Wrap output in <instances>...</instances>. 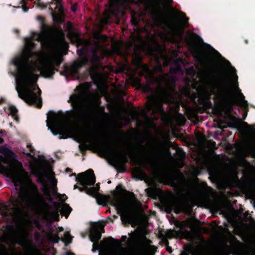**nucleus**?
<instances>
[{"mask_svg":"<svg viewBox=\"0 0 255 255\" xmlns=\"http://www.w3.org/2000/svg\"><path fill=\"white\" fill-rule=\"evenodd\" d=\"M168 251H170V249H168Z\"/></svg>","mask_w":255,"mask_h":255,"instance_id":"3c124183","label":"nucleus"},{"mask_svg":"<svg viewBox=\"0 0 255 255\" xmlns=\"http://www.w3.org/2000/svg\"><path fill=\"white\" fill-rule=\"evenodd\" d=\"M195 114H194H194H193V116H192V117H195Z\"/></svg>","mask_w":255,"mask_h":255,"instance_id":"8fccbe9b","label":"nucleus"},{"mask_svg":"<svg viewBox=\"0 0 255 255\" xmlns=\"http://www.w3.org/2000/svg\"><path fill=\"white\" fill-rule=\"evenodd\" d=\"M182 191L187 199L196 204L205 201L207 196L205 183L198 185L190 180L185 181Z\"/></svg>","mask_w":255,"mask_h":255,"instance_id":"0eeeda50","label":"nucleus"},{"mask_svg":"<svg viewBox=\"0 0 255 255\" xmlns=\"http://www.w3.org/2000/svg\"><path fill=\"white\" fill-rule=\"evenodd\" d=\"M3 158L0 156V172L10 178L16 188H18V197L14 206V213L19 215L25 208H41L50 222L59 218L58 209L50 210V205L45 198L39 193L35 184L32 182L28 174L23 169L21 164L16 163L5 168L2 165Z\"/></svg>","mask_w":255,"mask_h":255,"instance_id":"f03ea898","label":"nucleus"},{"mask_svg":"<svg viewBox=\"0 0 255 255\" xmlns=\"http://www.w3.org/2000/svg\"><path fill=\"white\" fill-rule=\"evenodd\" d=\"M184 153H181L180 156V163H179L178 165H177L178 167H181L183 166L182 162L183 159L184 158Z\"/></svg>","mask_w":255,"mask_h":255,"instance_id":"c9c22d12","label":"nucleus"},{"mask_svg":"<svg viewBox=\"0 0 255 255\" xmlns=\"http://www.w3.org/2000/svg\"><path fill=\"white\" fill-rule=\"evenodd\" d=\"M182 23L179 24L175 21H168L166 23L165 26L167 33L173 37L181 38L183 34V30L188 19L183 13L179 14Z\"/></svg>","mask_w":255,"mask_h":255,"instance_id":"4468645a","label":"nucleus"},{"mask_svg":"<svg viewBox=\"0 0 255 255\" xmlns=\"http://www.w3.org/2000/svg\"><path fill=\"white\" fill-rule=\"evenodd\" d=\"M155 81L158 83L160 87L164 85L165 89L159 96L152 97L149 99L145 112L152 111L154 113H158L162 114L163 102L174 103L176 102L177 100L175 98L173 80L168 74L161 75L155 79Z\"/></svg>","mask_w":255,"mask_h":255,"instance_id":"39448f33","label":"nucleus"},{"mask_svg":"<svg viewBox=\"0 0 255 255\" xmlns=\"http://www.w3.org/2000/svg\"><path fill=\"white\" fill-rule=\"evenodd\" d=\"M88 61V58L86 57L81 58V59L75 63V67L79 68L82 66L86 64Z\"/></svg>","mask_w":255,"mask_h":255,"instance_id":"c85d7f7f","label":"nucleus"},{"mask_svg":"<svg viewBox=\"0 0 255 255\" xmlns=\"http://www.w3.org/2000/svg\"><path fill=\"white\" fill-rule=\"evenodd\" d=\"M244 126L246 131L249 133H254L255 132V126L248 125L247 123H244Z\"/></svg>","mask_w":255,"mask_h":255,"instance_id":"cd10ccee","label":"nucleus"},{"mask_svg":"<svg viewBox=\"0 0 255 255\" xmlns=\"http://www.w3.org/2000/svg\"><path fill=\"white\" fill-rule=\"evenodd\" d=\"M3 141V139L0 137V143H2Z\"/></svg>","mask_w":255,"mask_h":255,"instance_id":"c03bdc74","label":"nucleus"},{"mask_svg":"<svg viewBox=\"0 0 255 255\" xmlns=\"http://www.w3.org/2000/svg\"><path fill=\"white\" fill-rule=\"evenodd\" d=\"M141 67L143 71V72L141 74H144V73H145L148 75L152 77V72L149 69L148 66L147 65H142Z\"/></svg>","mask_w":255,"mask_h":255,"instance_id":"c756f323","label":"nucleus"},{"mask_svg":"<svg viewBox=\"0 0 255 255\" xmlns=\"http://www.w3.org/2000/svg\"><path fill=\"white\" fill-rule=\"evenodd\" d=\"M198 140H199V144L201 147H203L205 145L204 143V138L202 135H200L198 136Z\"/></svg>","mask_w":255,"mask_h":255,"instance_id":"f704fd0d","label":"nucleus"},{"mask_svg":"<svg viewBox=\"0 0 255 255\" xmlns=\"http://www.w3.org/2000/svg\"><path fill=\"white\" fill-rule=\"evenodd\" d=\"M43 192L44 195L45 196V198H46V199L48 201H51L52 200V198L51 197V195L50 192L49 188L48 186L45 185L43 187Z\"/></svg>","mask_w":255,"mask_h":255,"instance_id":"bb28decb","label":"nucleus"},{"mask_svg":"<svg viewBox=\"0 0 255 255\" xmlns=\"http://www.w3.org/2000/svg\"><path fill=\"white\" fill-rule=\"evenodd\" d=\"M171 160V156L169 151L166 150H164L159 155H152L146 157L144 162L148 169L156 172L162 162Z\"/></svg>","mask_w":255,"mask_h":255,"instance_id":"ddd939ff","label":"nucleus"},{"mask_svg":"<svg viewBox=\"0 0 255 255\" xmlns=\"http://www.w3.org/2000/svg\"><path fill=\"white\" fill-rule=\"evenodd\" d=\"M167 236L169 237H172L174 236V233L172 231H170L168 232Z\"/></svg>","mask_w":255,"mask_h":255,"instance_id":"e433bc0d","label":"nucleus"},{"mask_svg":"<svg viewBox=\"0 0 255 255\" xmlns=\"http://www.w3.org/2000/svg\"><path fill=\"white\" fill-rule=\"evenodd\" d=\"M224 180L230 187H238L245 192L255 190V166L243 159L226 169Z\"/></svg>","mask_w":255,"mask_h":255,"instance_id":"7ed1b4c3","label":"nucleus"},{"mask_svg":"<svg viewBox=\"0 0 255 255\" xmlns=\"http://www.w3.org/2000/svg\"><path fill=\"white\" fill-rule=\"evenodd\" d=\"M104 226L101 223H95L91 227L90 238L92 242L98 241L101 238V232H103Z\"/></svg>","mask_w":255,"mask_h":255,"instance_id":"f3484780","label":"nucleus"},{"mask_svg":"<svg viewBox=\"0 0 255 255\" xmlns=\"http://www.w3.org/2000/svg\"><path fill=\"white\" fill-rule=\"evenodd\" d=\"M113 205L116 208L122 222L129 223L134 213L140 208V203L135 195L130 193L127 198L116 196L113 201Z\"/></svg>","mask_w":255,"mask_h":255,"instance_id":"423d86ee","label":"nucleus"},{"mask_svg":"<svg viewBox=\"0 0 255 255\" xmlns=\"http://www.w3.org/2000/svg\"><path fill=\"white\" fill-rule=\"evenodd\" d=\"M71 9L73 11L75 12L76 10V7L75 5H74L71 7Z\"/></svg>","mask_w":255,"mask_h":255,"instance_id":"a19ab883","label":"nucleus"},{"mask_svg":"<svg viewBox=\"0 0 255 255\" xmlns=\"http://www.w3.org/2000/svg\"><path fill=\"white\" fill-rule=\"evenodd\" d=\"M0 152L6 156L10 155L11 152L5 148H1L0 149Z\"/></svg>","mask_w":255,"mask_h":255,"instance_id":"72a5a7b5","label":"nucleus"},{"mask_svg":"<svg viewBox=\"0 0 255 255\" xmlns=\"http://www.w3.org/2000/svg\"><path fill=\"white\" fill-rule=\"evenodd\" d=\"M254 206H255V198H254Z\"/></svg>","mask_w":255,"mask_h":255,"instance_id":"49530a36","label":"nucleus"},{"mask_svg":"<svg viewBox=\"0 0 255 255\" xmlns=\"http://www.w3.org/2000/svg\"><path fill=\"white\" fill-rule=\"evenodd\" d=\"M58 241V237H57V236H54V237H53V241L54 242H57Z\"/></svg>","mask_w":255,"mask_h":255,"instance_id":"58836bf2","label":"nucleus"},{"mask_svg":"<svg viewBox=\"0 0 255 255\" xmlns=\"http://www.w3.org/2000/svg\"><path fill=\"white\" fill-rule=\"evenodd\" d=\"M8 211L7 209H6V211L5 212H4L2 214L6 215L7 214H8Z\"/></svg>","mask_w":255,"mask_h":255,"instance_id":"79ce46f5","label":"nucleus"},{"mask_svg":"<svg viewBox=\"0 0 255 255\" xmlns=\"http://www.w3.org/2000/svg\"><path fill=\"white\" fill-rule=\"evenodd\" d=\"M56 2V6L55 7L56 11L58 12V13L56 15L55 13L52 14L53 20L55 21L61 22L62 20V10L63 7L61 3V0H53Z\"/></svg>","mask_w":255,"mask_h":255,"instance_id":"aec40b11","label":"nucleus"},{"mask_svg":"<svg viewBox=\"0 0 255 255\" xmlns=\"http://www.w3.org/2000/svg\"><path fill=\"white\" fill-rule=\"evenodd\" d=\"M184 203L181 201H177L173 204L172 207L176 213H178L184 209Z\"/></svg>","mask_w":255,"mask_h":255,"instance_id":"5701e85b","label":"nucleus"},{"mask_svg":"<svg viewBox=\"0 0 255 255\" xmlns=\"http://www.w3.org/2000/svg\"><path fill=\"white\" fill-rule=\"evenodd\" d=\"M68 255H74V254L72 253H68Z\"/></svg>","mask_w":255,"mask_h":255,"instance_id":"de8ad7c7","label":"nucleus"},{"mask_svg":"<svg viewBox=\"0 0 255 255\" xmlns=\"http://www.w3.org/2000/svg\"><path fill=\"white\" fill-rule=\"evenodd\" d=\"M113 4H111L107 7L104 14V17L101 19V23L102 24H106L109 22L111 15H115V12L113 10Z\"/></svg>","mask_w":255,"mask_h":255,"instance_id":"412c9836","label":"nucleus"},{"mask_svg":"<svg viewBox=\"0 0 255 255\" xmlns=\"http://www.w3.org/2000/svg\"><path fill=\"white\" fill-rule=\"evenodd\" d=\"M113 154L118 158L124 161H127L128 160L126 154L124 152L114 151L113 152Z\"/></svg>","mask_w":255,"mask_h":255,"instance_id":"a878e982","label":"nucleus"},{"mask_svg":"<svg viewBox=\"0 0 255 255\" xmlns=\"http://www.w3.org/2000/svg\"><path fill=\"white\" fill-rule=\"evenodd\" d=\"M158 176H160L161 181H163L164 179H169L171 177V174L165 171H160L158 173Z\"/></svg>","mask_w":255,"mask_h":255,"instance_id":"393cba45","label":"nucleus"},{"mask_svg":"<svg viewBox=\"0 0 255 255\" xmlns=\"http://www.w3.org/2000/svg\"><path fill=\"white\" fill-rule=\"evenodd\" d=\"M28 237V232L25 230L23 229L22 231L19 233V235H18V237L16 239V242L21 245H24Z\"/></svg>","mask_w":255,"mask_h":255,"instance_id":"4be33fe9","label":"nucleus"},{"mask_svg":"<svg viewBox=\"0 0 255 255\" xmlns=\"http://www.w3.org/2000/svg\"><path fill=\"white\" fill-rule=\"evenodd\" d=\"M71 211V208L67 205H64L62 207L61 213L65 216H68Z\"/></svg>","mask_w":255,"mask_h":255,"instance_id":"7c9ffc66","label":"nucleus"},{"mask_svg":"<svg viewBox=\"0 0 255 255\" xmlns=\"http://www.w3.org/2000/svg\"><path fill=\"white\" fill-rule=\"evenodd\" d=\"M145 119L146 120H148L149 119V118H148V116L146 115L145 116Z\"/></svg>","mask_w":255,"mask_h":255,"instance_id":"37998d69","label":"nucleus"},{"mask_svg":"<svg viewBox=\"0 0 255 255\" xmlns=\"http://www.w3.org/2000/svg\"><path fill=\"white\" fill-rule=\"evenodd\" d=\"M47 126L54 134L66 133L69 131L70 124L63 116H58L52 119H48Z\"/></svg>","mask_w":255,"mask_h":255,"instance_id":"f8f14e48","label":"nucleus"},{"mask_svg":"<svg viewBox=\"0 0 255 255\" xmlns=\"http://www.w3.org/2000/svg\"><path fill=\"white\" fill-rule=\"evenodd\" d=\"M5 111L8 114L11 115L12 117L15 120H17L18 117L17 115V110L16 108L13 106H8L5 109Z\"/></svg>","mask_w":255,"mask_h":255,"instance_id":"b1692460","label":"nucleus"},{"mask_svg":"<svg viewBox=\"0 0 255 255\" xmlns=\"http://www.w3.org/2000/svg\"><path fill=\"white\" fill-rule=\"evenodd\" d=\"M66 49L63 39H55L44 31L34 33L31 38L25 39L21 55L14 61L17 70L16 89L20 98L41 107V91L36 85L38 73L45 77L52 75L54 65L60 64Z\"/></svg>","mask_w":255,"mask_h":255,"instance_id":"f257e3e1","label":"nucleus"},{"mask_svg":"<svg viewBox=\"0 0 255 255\" xmlns=\"http://www.w3.org/2000/svg\"><path fill=\"white\" fill-rule=\"evenodd\" d=\"M77 180L82 187H78L75 185L74 188H78L80 191H85L87 194L93 196L97 194L99 190L98 184H96V187L88 188V186L92 185L95 182V176L92 169H89L84 173L79 174L77 177Z\"/></svg>","mask_w":255,"mask_h":255,"instance_id":"9b49d317","label":"nucleus"},{"mask_svg":"<svg viewBox=\"0 0 255 255\" xmlns=\"http://www.w3.org/2000/svg\"><path fill=\"white\" fill-rule=\"evenodd\" d=\"M242 152L245 156L251 155L255 158V141H245L242 146Z\"/></svg>","mask_w":255,"mask_h":255,"instance_id":"a211bd4d","label":"nucleus"},{"mask_svg":"<svg viewBox=\"0 0 255 255\" xmlns=\"http://www.w3.org/2000/svg\"><path fill=\"white\" fill-rule=\"evenodd\" d=\"M32 172L33 174L38 177L45 176L49 178L52 184V195H54L56 193V185L57 181L53 176V173L52 172L51 167L49 166L46 167H42L40 169H33L32 170Z\"/></svg>","mask_w":255,"mask_h":255,"instance_id":"dca6fc26","label":"nucleus"},{"mask_svg":"<svg viewBox=\"0 0 255 255\" xmlns=\"http://www.w3.org/2000/svg\"><path fill=\"white\" fill-rule=\"evenodd\" d=\"M211 144L213 145V144H215V142L214 141H210V142Z\"/></svg>","mask_w":255,"mask_h":255,"instance_id":"a18cd8bd","label":"nucleus"},{"mask_svg":"<svg viewBox=\"0 0 255 255\" xmlns=\"http://www.w3.org/2000/svg\"><path fill=\"white\" fill-rule=\"evenodd\" d=\"M93 42L89 40H83L81 39H78L79 44H83L85 48L83 49V52L89 48L91 50L92 57L90 61L93 64H97L101 58L104 56L112 55L113 53L119 55L122 54L121 48L123 46V43L119 41H112L111 48L110 50L106 48L107 43V37L98 33L94 34Z\"/></svg>","mask_w":255,"mask_h":255,"instance_id":"20e7f679","label":"nucleus"},{"mask_svg":"<svg viewBox=\"0 0 255 255\" xmlns=\"http://www.w3.org/2000/svg\"><path fill=\"white\" fill-rule=\"evenodd\" d=\"M98 96L96 95L93 99L83 91L72 95L70 101L73 108L78 113H82L89 110L93 106H97L98 102Z\"/></svg>","mask_w":255,"mask_h":255,"instance_id":"1a4fd4ad","label":"nucleus"},{"mask_svg":"<svg viewBox=\"0 0 255 255\" xmlns=\"http://www.w3.org/2000/svg\"><path fill=\"white\" fill-rule=\"evenodd\" d=\"M162 67H161V66L160 65H158V67H157V68H156L154 69L155 71H157V70H161Z\"/></svg>","mask_w":255,"mask_h":255,"instance_id":"ea45409f","label":"nucleus"},{"mask_svg":"<svg viewBox=\"0 0 255 255\" xmlns=\"http://www.w3.org/2000/svg\"><path fill=\"white\" fill-rule=\"evenodd\" d=\"M228 72L229 80L227 85V92L230 96L235 98L236 104L246 108L248 106L247 101L245 100L244 96L238 87V76L235 68L230 66L228 68Z\"/></svg>","mask_w":255,"mask_h":255,"instance_id":"9d476101","label":"nucleus"},{"mask_svg":"<svg viewBox=\"0 0 255 255\" xmlns=\"http://www.w3.org/2000/svg\"><path fill=\"white\" fill-rule=\"evenodd\" d=\"M80 52H82V51H81V50H79L78 51V53H79V54H80Z\"/></svg>","mask_w":255,"mask_h":255,"instance_id":"09e8293b","label":"nucleus"},{"mask_svg":"<svg viewBox=\"0 0 255 255\" xmlns=\"http://www.w3.org/2000/svg\"><path fill=\"white\" fill-rule=\"evenodd\" d=\"M72 238V237L71 236L69 232H66L64 233L63 241L66 243L68 244L71 242Z\"/></svg>","mask_w":255,"mask_h":255,"instance_id":"2f4dec72","label":"nucleus"},{"mask_svg":"<svg viewBox=\"0 0 255 255\" xmlns=\"http://www.w3.org/2000/svg\"><path fill=\"white\" fill-rule=\"evenodd\" d=\"M22 1L23 2V4L22 5V9L24 12H26L28 10V8L26 7L24 3V0H22Z\"/></svg>","mask_w":255,"mask_h":255,"instance_id":"4c0bfd02","label":"nucleus"},{"mask_svg":"<svg viewBox=\"0 0 255 255\" xmlns=\"http://www.w3.org/2000/svg\"><path fill=\"white\" fill-rule=\"evenodd\" d=\"M93 250H103L107 255H133L130 248H123L120 243L111 238L105 239L102 242H93Z\"/></svg>","mask_w":255,"mask_h":255,"instance_id":"6e6552de","label":"nucleus"},{"mask_svg":"<svg viewBox=\"0 0 255 255\" xmlns=\"http://www.w3.org/2000/svg\"><path fill=\"white\" fill-rule=\"evenodd\" d=\"M212 94L219 98L221 95V89L218 83L213 81H209L205 83L200 92L201 98L206 101V105L208 104L207 101Z\"/></svg>","mask_w":255,"mask_h":255,"instance_id":"2eb2a0df","label":"nucleus"},{"mask_svg":"<svg viewBox=\"0 0 255 255\" xmlns=\"http://www.w3.org/2000/svg\"><path fill=\"white\" fill-rule=\"evenodd\" d=\"M126 48H128V45H126Z\"/></svg>","mask_w":255,"mask_h":255,"instance_id":"864d4df0","label":"nucleus"},{"mask_svg":"<svg viewBox=\"0 0 255 255\" xmlns=\"http://www.w3.org/2000/svg\"><path fill=\"white\" fill-rule=\"evenodd\" d=\"M168 251H170V249H168Z\"/></svg>","mask_w":255,"mask_h":255,"instance_id":"603ef678","label":"nucleus"},{"mask_svg":"<svg viewBox=\"0 0 255 255\" xmlns=\"http://www.w3.org/2000/svg\"><path fill=\"white\" fill-rule=\"evenodd\" d=\"M86 140L92 146H96L98 143V136L96 131L90 130L86 133Z\"/></svg>","mask_w":255,"mask_h":255,"instance_id":"6ab92c4d","label":"nucleus"},{"mask_svg":"<svg viewBox=\"0 0 255 255\" xmlns=\"http://www.w3.org/2000/svg\"><path fill=\"white\" fill-rule=\"evenodd\" d=\"M177 122L179 125H183L186 121L185 117L182 115H179L177 116Z\"/></svg>","mask_w":255,"mask_h":255,"instance_id":"473e14b6","label":"nucleus"}]
</instances>
